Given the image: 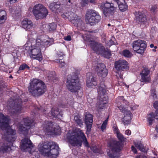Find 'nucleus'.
Segmentation results:
<instances>
[{
	"label": "nucleus",
	"mask_w": 158,
	"mask_h": 158,
	"mask_svg": "<svg viewBox=\"0 0 158 158\" xmlns=\"http://www.w3.org/2000/svg\"><path fill=\"white\" fill-rule=\"evenodd\" d=\"M42 39H37L28 41L23 46V48L29 52V55L31 58L40 61L42 60L41 50L43 47H48L52 44L54 40L45 36Z\"/></svg>",
	"instance_id": "1"
},
{
	"label": "nucleus",
	"mask_w": 158,
	"mask_h": 158,
	"mask_svg": "<svg viewBox=\"0 0 158 158\" xmlns=\"http://www.w3.org/2000/svg\"><path fill=\"white\" fill-rule=\"evenodd\" d=\"M10 119L8 117H5L2 113H0V128L2 129L4 134L2 135V139L8 142V145H6L4 143L0 148V151L3 153L7 152L11 150L10 145L12 142L16 139L15 135V131L12 129L9 126Z\"/></svg>",
	"instance_id": "2"
},
{
	"label": "nucleus",
	"mask_w": 158,
	"mask_h": 158,
	"mask_svg": "<svg viewBox=\"0 0 158 158\" xmlns=\"http://www.w3.org/2000/svg\"><path fill=\"white\" fill-rule=\"evenodd\" d=\"M67 141L73 146L81 147L82 143L84 146L89 147L86 138L83 131L80 129L75 130H70L67 135Z\"/></svg>",
	"instance_id": "3"
},
{
	"label": "nucleus",
	"mask_w": 158,
	"mask_h": 158,
	"mask_svg": "<svg viewBox=\"0 0 158 158\" xmlns=\"http://www.w3.org/2000/svg\"><path fill=\"white\" fill-rule=\"evenodd\" d=\"M38 149L42 155L45 157L55 158L59 153L58 146L53 142H40L38 145Z\"/></svg>",
	"instance_id": "4"
},
{
	"label": "nucleus",
	"mask_w": 158,
	"mask_h": 158,
	"mask_svg": "<svg viewBox=\"0 0 158 158\" xmlns=\"http://www.w3.org/2000/svg\"><path fill=\"white\" fill-rule=\"evenodd\" d=\"M117 4L122 12L125 11L127 9V6L124 0H112L111 3L106 2L102 6L104 15L109 17L113 15L116 11Z\"/></svg>",
	"instance_id": "5"
},
{
	"label": "nucleus",
	"mask_w": 158,
	"mask_h": 158,
	"mask_svg": "<svg viewBox=\"0 0 158 158\" xmlns=\"http://www.w3.org/2000/svg\"><path fill=\"white\" fill-rule=\"evenodd\" d=\"M29 84V91L34 96L42 95L46 91L45 84L40 79H33L30 81Z\"/></svg>",
	"instance_id": "6"
},
{
	"label": "nucleus",
	"mask_w": 158,
	"mask_h": 158,
	"mask_svg": "<svg viewBox=\"0 0 158 158\" xmlns=\"http://www.w3.org/2000/svg\"><path fill=\"white\" fill-rule=\"evenodd\" d=\"M39 132L42 133V135L44 133L50 135H60L61 133V129L57 124L53 123L51 122L46 121L43 123L42 127L40 128Z\"/></svg>",
	"instance_id": "7"
},
{
	"label": "nucleus",
	"mask_w": 158,
	"mask_h": 158,
	"mask_svg": "<svg viewBox=\"0 0 158 158\" xmlns=\"http://www.w3.org/2000/svg\"><path fill=\"white\" fill-rule=\"evenodd\" d=\"M116 103L117 106L120 111L124 113V116L122 119V122L125 125L130 123L132 114L130 111L127 110L126 108L123 106L125 104L127 105L128 102L123 99V96L118 97L116 99Z\"/></svg>",
	"instance_id": "8"
},
{
	"label": "nucleus",
	"mask_w": 158,
	"mask_h": 158,
	"mask_svg": "<svg viewBox=\"0 0 158 158\" xmlns=\"http://www.w3.org/2000/svg\"><path fill=\"white\" fill-rule=\"evenodd\" d=\"M86 42L95 52L105 58H109L111 56V53L109 51H106L104 47L100 43L92 40L88 36H86Z\"/></svg>",
	"instance_id": "9"
},
{
	"label": "nucleus",
	"mask_w": 158,
	"mask_h": 158,
	"mask_svg": "<svg viewBox=\"0 0 158 158\" xmlns=\"http://www.w3.org/2000/svg\"><path fill=\"white\" fill-rule=\"evenodd\" d=\"M66 85L68 89L71 92H78V90H79L81 91L80 90L81 86L79 83L77 75H75L74 77H72L71 78L70 76H69Z\"/></svg>",
	"instance_id": "10"
},
{
	"label": "nucleus",
	"mask_w": 158,
	"mask_h": 158,
	"mask_svg": "<svg viewBox=\"0 0 158 158\" xmlns=\"http://www.w3.org/2000/svg\"><path fill=\"white\" fill-rule=\"evenodd\" d=\"M32 12L36 19L46 18L48 13L47 8L41 4H37L33 8Z\"/></svg>",
	"instance_id": "11"
},
{
	"label": "nucleus",
	"mask_w": 158,
	"mask_h": 158,
	"mask_svg": "<svg viewBox=\"0 0 158 158\" xmlns=\"http://www.w3.org/2000/svg\"><path fill=\"white\" fill-rule=\"evenodd\" d=\"M98 98L100 102V104L97 107V110L99 111H101V110L103 109L107 105L108 98L105 94L106 92L105 86L102 85L99 87L98 90Z\"/></svg>",
	"instance_id": "12"
},
{
	"label": "nucleus",
	"mask_w": 158,
	"mask_h": 158,
	"mask_svg": "<svg viewBox=\"0 0 158 158\" xmlns=\"http://www.w3.org/2000/svg\"><path fill=\"white\" fill-rule=\"evenodd\" d=\"M123 146L122 142H114L113 145L110 146L111 150L107 151L108 156L111 158H118L119 152L122 148Z\"/></svg>",
	"instance_id": "13"
},
{
	"label": "nucleus",
	"mask_w": 158,
	"mask_h": 158,
	"mask_svg": "<svg viewBox=\"0 0 158 158\" xmlns=\"http://www.w3.org/2000/svg\"><path fill=\"white\" fill-rule=\"evenodd\" d=\"M101 19L100 16L95 11L91 10L87 11L85 17V21L87 23L93 25L98 22Z\"/></svg>",
	"instance_id": "14"
},
{
	"label": "nucleus",
	"mask_w": 158,
	"mask_h": 158,
	"mask_svg": "<svg viewBox=\"0 0 158 158\" xmlns=\"http://www.w3.org/2000/svg\"><path fill=\"white\" fill-rule=\"evenodd\" d=\"M62 17L65 19H68L74 25L77 27H81L83 24L82 20L73 12H68L61 15Z\"/></svg>",
	"instance_id": "15"
},
{
	"label": "nucleus",
	"mask_w": 158,
	"mask_h": 158,
	"mask_svg": "<svg viewBox=\"0 0 158 158\" xmlns=\"http://www.w3.org/2000/svg\"><path fill=\"white\" fill-rule=\"evenodd\" d=\"M132 47L134 51L141 54L144 53L146 48V45L144 41L138 40L133 42Z\"/></svg>",
	"instance_id": "16"
},
{
	"label": "nucleus",
	"mask_w": 158,
	"mask_h": 158,
	"mask_svg": "<svg viewBox=\"0 0 158 158\" xmlns=\"http://www.w3.org/2000/svg\"><path fill=\"white\" fill-rule=\"evenodd\" d=\"M20 148L24 152H28L31 153L34 150L33 145L30 140L28 138H25L21 141L20 143Z\"/></svg>",
	"instance_id": "17"
},
{
	"label": "nucleus",
	"mask_w": 158,
	"mask_h": 158,
	"mask_svg": "<svg viewBox=\"0 0 158 158\" xmlns=\"http://www.w3.org/2000/svg\"><path fill=\"white\" fill-rule=\"evenodd\" d=\"M33 124V122L30 121L28 118L23 119V121L19 124L18 127L19 131L25 134L27 129H29Z\"/></svg>",
	"instance_id": "18"
},
{
	"label": "nucleus",
	"mask_w": 158,
	"mask_h": 158,
	"mask_svg": "<svg viewBox=\"0 0 158 158\" xmlns=\"http://www.w3.org/2000/svg\"><path fill=\"white\" fill-rule=\"evenodd\" d=\"M21 100L18 102L19 104H15L10 111V115L12 116H16L23 112L22 107L20 104Z\"/></svg>",
	"instance_id": "19"
},
{
	"label": "nucleus",
	"mask_w": 158,
	"mask_h": 158,
	"mask_svg": "<svg viewBox=\"0 0 158 158\" xmlns=\"http://www.w3.org/2000/svg\"><path fill=\"white\" fill-rule=\"evenodd\" d=\"M115 68L118 70H123L128 69V64L125 60H121L116 61L115 63Z\"/></svg>",
	"instance_id": "20"
},
{
	"label": "nucleus",
	"mask_w": 158,
	"mask_h": 158,
	"mask_svg": "<svg viewBox=\"0 0 158 158\" xmlns=\"http://www.w3.org/2000/svg\"><path fill=\"white\" fill-rule=\"evenodd\" d=\"M87 86L89 88H94L97 85L96 79L90 73L87 74Z\"/></svg>",
	"instance_id": "21"
},
{
	"label": "nucleus",
	"mask_w": 158,
	"mask_h": 158,
	"mask_svg": "<svg viewBox=\"0 0 158 158\" xmlns=\"http://www.w3.org/2000/svg\"><path fill=\"white\" fill-rule=\"evenodd\" d=\"M93 122V116L89 113H86L85 116V123L87 127L86 134L90 131Z\"/></svg>",
	"instance_id": "22"
},
{
	"label": "nucleus",
	"mask_w": 158,
	"mask_h": 158,
	"mask_svg": "<svg viewBox=\"0 0 158 158\" xmlns=\"http://www.w3.org/2000/svg\"><path fill=\"white\" fill-rule=\"evenodd\" d=\"M97 73L100 77H105L107 74V70L104 64H98L96 69Z\"/></svg>",
	"instance_id": "23"
},
{
	"label": "nucleus",
	"mask_w": 158,
	"mask_h": 158,
	"mask_svg": "<svg viewBox=\"0 0 158 158\" xmlns=\"http://www.w3.org/2000/svg\"><path fill=\"white\" fill-rule=\"evenodd\" d=\"M150 70L148 68H144L140 73L142 81L147 83L150 82L151 78L150 77Z\"/></svg>",
	"instance_id": "24"
},
{
	"label": "nucleus",
	"mask_w": 158,
	"mask_h": 158,
	"mask_svg": "<svg viewBox=\"0 0 158 158\" xmlns=\"http://www.w3.org/2000/svg\"><path fill=\"white\" fill-rule=\"evenodd\" d=\"M21 26L26 31H28L32 28L33 24L32 21L28 19H25L21 22Z\"/></svg>",
	"instance_id": "25"
},
{
	"label": "nucleus",
	"mask_w": 158,
	"mask_h": 158,
	"mask_svg": "<svg viewBox=\"0 0 158 158\" xmlns=\"http://www.w3.org/2000/svg\"><path fill=\"white\" fill-rule=\"evenodd\" d=\"M58 108H53L52 109L51 112L49 114V116L53 117V119L54 120L58 119H61L62 118V112L59 111Z\"/></svg>",
	"instance_id": "26"
},
{
	"label": "nucleus",
	"mask_w": 158,
	"mask_h": 158,
	"mask_svg": "<svg viewBox=\"0 0 158 158\" xmlns=\"http://www.w3.org/2000/svg\"><path fill=\"white\" fill-rule=\"evenodd\" d=\"M136 19L140 23L141 26L144 27L148 25V22L145 15L143 14H141L139 13L136 15Z\"/></svg>",
	"instance_id": "27"
},
{
	"label": "nucleus",
	"mask_w": 158,
	"mask_h": 158,
	"mask_svg": "<svg viewBox=\"0 0 158 158\" xmlns=\"http://www.w3.org/2000/svg\"><path fill=\"white\" fill-rule=\"evenodd\" d=\"M155 118L158 119V109L156 110L155 114L152 112H151L148 115L147 119L150 126L152 124Z\"/></svg>",
	"instance_id": "28"
},
{
	"label": "nucleus",
	"mask_w": 158,
	"mask_h": 158,
	"mask_svg": "<svg viewBox=\"0 0 158 158\" xmlns=\"http://www.w3.org/2000/svg\"><path fill=\"white\" fill-rule=\"evenodd\" d=\"M50 9L52 10L55 13H58L60 12V5L59 4H57L56 2H53L51 3L49 6Z\"/></svg>",
	"instance_id": "29"
},
{
	"label": "nucleus",
	"mask_w": 158,
	"mask_h": 158,
	"mask_svg": "<svg viewBox=\"0 0 158 158\" xmlns=\"http://www.w3.org/2000/svg\"><path fill=\"white\" fill-rule=\"evenodd\" d=\"M6 11L0 10V25L4 23L7 19Z\"/></svg>",
	"instance_id": "30"
},
{
	"label": "nucleus",
	"mask_w": 158,
	"mask_h": 158,
	"mask_svg": "<svg viewBox=\"0 0 158 158\" xmlns=\"http://www.w3.org/2000/svg\"><path fill=\"white\" fill-rule=\"evenodd\" d=\"M113 130L116 134L117 137L119 140L121 141L124 140L125 138L123 135L120 132L116 126H113Z\"/></svg>",
	"instance_id": "31"
},
{
	"label": "nucleus",
	"mask_w": 158,
	"mask_h": 158,
	"mask_svg": "<svg viewBox=\"0 0 158 158\" xmlns=\"http://www.w3.org/2000/svg\"><path fill=\"white\" fill-rule=\"evenodd\" d=\"M134 144L135 146L141 152H145L147 151V149L144 148V146L140 142H135Z\"/></svg>",
	"instance_id": "32"
},
{
	"label": "nucleus",
	"mask_w": 158,
	"mask_h": 158,
	"mask_svg": "<svg viewBox=\"0 0 158 158\" xmlns=\"http://www.w3.org/2000/svg\"><path fill=\"white\" fill-rule=\"evenodd\" d=\"M10 11L13 17L15 15L19 16L20 14V13L17 10H16L15 8H10Z\"/></svg>",
	"instance_id": "33"
},
{
	"label": "nucleus",
	"mask_w": 158,
	"mask_h": 158,
	"mask_svg": "<svg viewBox=\"0 0 158 158\" xmlns=\"http://www.w3.org/2000/svg\"><path fill=\"white\" fill-rule=\"evenodd\" d=\"M123 55L124 56L130 58L132 56V54L128 50H124L123 52Z\"/></svg>",
	"instance_id": "34"
},
{
	"label": "nucleus",
	"mask_w": 158,
	"mask_h": 158,
	"mask_svg": "<svg viewBox=\"0 0 158 158\" xmlns=\"http://www.w3.org/2000/svg\"><path fill=\"white\" fill-rule=\"evenodd\" d=\"M109 117H108L103 122L101 127V129L102 131H103L106 129V126L107 124Z\"/></svg>",
	"instance_id": "35"
},
{
	"label": "nucleus",
	"mask_w": 158,
	"mask_h": 158,
	"mask_svg": "<svg viewBox=\"0 0 158 158\" xmlns=\"http://www.w3.org/2000/svg\"><path fill=\"white\" fill-rule=\"evenodd\" d=\"M56 25L55 23H52L48 26L49 30L50 31H52L56 29Z\"/></svg>",
	"instance_id": "36"
},
{
	"label": "nucleus",
	"mask_w": 158,
	"mask_h": 158,
	"mask_svg": "<svg viewBox=\"0 0 158 158\" xmlns=\"http://www.w3.org/2000/svg\"><path fill=\"white\" fill-rule=\"evenodd\" d=\"M152 97L153 99H157V96L156 94V90L155 89H152L151 91V97Z\"/></svg>",
	"instance_id": "37"
},
{
	"label": "nucleus",
	"mask_w": 158,
	"mask_h": 158,
	"mask_svg": "<svg viewBox=\"0 0 158 158\" xmlns=\"http://www.w3.org/2000/svg\"><path fill=\"white\" fill-rule=\"evenodd\" d=\"M27 68L29 69L30 67L26 64H23L20 66L19 67V70H23Z\"/></svg>",
	"instance_id": "38"
},
{
	"label": "nucleus",
	"mask_w": 158,
	"mask_h": 158,
	"mask_svg": "<svg viewBox=\"0 0 158 158\" xmlns=\"http://www.w3.org/2000/svg\"><path fill=\"white\" fill-rule=\"evenodd\" d=\"M56 62L59 63L60 67H62L64 65L65 63L62 60H56Z\"/></svg>",
	"instance_id": "39"
},
{
	"label": "nucleus",
	"mask_w": 158,
	"mask_h": 158,
	"mask_svg": "<svg viewBox=\"0 0 158 158\" xmlns=\"http://www.w3.org/2000/svg\"><path fill=\"white\" fill-rule=\"evenodd\" d=\"M91 149L94 153H98L99 152V150L95 146H92L91 147Z\"/></svg>",
	"instance_id": "40"
},
{
	"label": "nucleus",
	"mask_w": 158,
	"mask_h": 158,
	"mask_svg": "<svg viewBox=\"0 0 158 158\" xmlns=\"http://www.w3.org/2000/svg\"><path fill=\"white\" fill-rule=\"evenodd\" d=\"M66 4L67 5L71 6L72 8V5L73 3L71 0H66Z\"/></svg>",
	"instance_id": "41"
},
{
	"label": "nucleus",
	"mask_w": 158,
	"mask_h": 158,
	"mask_svg": "<svg viewBox=\"0 0 158 158\" xmlns=\"http://www.w3.org/2000/svg\"><path fill=\"white\" fill-rule=\"evenodd\" d=\"M64 39L65 40L67 41H70L71 40V38L70 35L64 36Z\"/></svg>",
	"instance_id": "42"
},
{
	"label": "nucleus",
	"mask_w": 158,
	"mask_h": 158,
	"mask_svg": "<svg viewBox=\"0 0 158 158\" xmlns=\"http://www.w3.org/2000/svg\"><path fill=\"white\" fill-rule=\"evenodd\" d=\"M156 6L154 5L152 6L151 8H150V10L152 12H155V10L156 9Z\"/></svg>",
	"instance_id": "43"
},
{
	"label": "nucleus",
	"mask_w": 158,
	"mask_h": 158,
	"mask_svg": "<svg viewBox=\"0 0 158 158\" xmlns=\"http://www.w3.org/2000/svg\"><path fill=\"white\" fill-rule=\"evenodd\" d=\"M138 107V106L137 105L135 104L132 105L131 106V110H135Z\"/></svg>",
	"instance_id": "44"
},
{
	"label": "nucleus",
	"mask_w": 158,
	"mask_h": 158,
	"mask_svg": "<svg viewBox=\"0 0 158 158\" xmlns=\"http://www.w3.org/2000/svg\"><path fill=\"white\" fill-rule=\"evenodd\" d=\"M76 123L80 127H81L83 125V122L80 119L78 120Z\"/></svg>",
	"instance_id": "45"
},
{
	"label": "nucleus",
	"mask_w": 158,
	"mask_h": 158,
	"mask_svg": "<svg viewBox=\"0 0 158 158\" xmlns=\"http://www.w3.org/2000/svg\"><path fill=\"white\" fill-rule=\"evenodd\" d=\"M112 39H114V38H112V39L110 40L108 43V45L109 46L114 44V42L112 40Z\"/></svg>",
	"instance_id": "46"
},
{
	"label": "nucleus",
	"mask_w": 158,
	"mask_h": 158,
	"mask_svg": "<svg viewBox=\"0 0 158 158\" xmlns=\"http://www.w3.org/2000/svg\"><path fill=\"white\" fill-rule=\"evenodd\" d=\"M153 106L155 108L158 107V101H156L153 103Z\"/></svg>",
	"instance_id": "47"
},
{
	"label": "nucleus",
	"mask_w": 158,
	"mask_h": 158,
	"mask_svg": "<svg viewBox=\"0 0 158 158\" xmlns=\"http://www.w3.org/2000/svg\"><path fill=\"white\" fill-rule=\"evenodd\" d=\"M51 73L52 74H51L50 75H49L48 76V77H50V79H51V77H52L53 78L54 77L55 75V73L54 72H52Z\"/></svg>",
	"instance_id": "48"
},
{
	"label": "nucleus",
	"mask_w": 158,
	"mask_h": 158,
	"mask_svg": "<svg viewBox=\"0 0 158 158\" xmlns=\"http://www.w3.org/2000/svg\"><path fill=\"white\" fill-rule=\"evenodd\" d=\"M125 134L128 135H130L131 134V131L129 130H127L125 131Z\"/></svg>",
	"instance_id": "49"
},
{
	"label": "nucleus",
	"mask_w": 158,
	"mask_h": 158,
	"mask_svg": "<svg viewBox=\"0 0 158 158\" xmlns=\"http://www.w3.org/2000/svg\"><path fill=\"white\" fill-rule=\"evenodd\" d=\"M131 150L134 153H137V151L136 148L133 146H132L131 147Z\"/></svg>",
	"instance_id": "50"
},
{
	"label": "nucleus",
	"mask_w": 158,
	"mask_h": 158,
	"mask_svg": "<svg viewBox=\"0 0 158 158\" xmlns=\"http://www.w3.org/2000/svg\"><path fill=\"white\" fill-rule=\"evenodd\" d=\"M80 119L78 116H75L74 117V120L76 122L78 121V120H79Z\"/></svg>",
	"instance_id": "51"
},
{
	"label": "nucleus",
	"mask_w": 158,
	"mask_h": 158,
	"mask_svg": "<svg viewBox=\"0 0 158 158\" xmlns=\"http://www.w3.org/2000/svg\"><path fill=\"white\" fill-rule=\"evenodd\" d=\"M10 3H14L18 0H9Z\"/></svg>",
	"instance_id": "52"
},
{
	"label": "nucleus",
	"mask_w": 158,
	"mask_h": 158,
	"mask_svg": "<svg viewBox=\"0 0 158 158\" xmlns=\"http://www.w3.org/2000/svg\"><path fill=\"white\" fill-rule=\"evenodd\" d=\"M154 44H151L150 45V47L151 48H152L153 47H154Z\"/></svg>",
	"instance_id": "53"
},
{
	"label": "nucleus",
	"mask_w": 158,
	"mask_h": 158,
	"mask_svg": "<svg viewBox=\"0 0 158 158\" xmlns=\"http://www.w3.org/2000/svg\"><path fill=\"white\" fill-rule=\"evenodd\" d=\"M95 0H90V2L92 3H94Z\"/></svg>",
	"instance_id": "54"
},
{
	"label": "nucleus",
	"mask_w": 158,
	"mask_h": 158,
	"mask_svg": "<svg viewBox=\"0 0 158 158\" xmlns=\"http://www.w3.org/2000/svg\"><path fill=\"white\" fill-rule=\"evenodd\" d=\"M156 131L158 132V125L157 126L156 128Z\"/></svg>",
	"instance_id": "55"
},
{
	"label": "nucleus",
	"mask_w": 158,
	"mask_h": 158,
	"mask_svg": "<svg viewBox=\"0 0 158 158\" xmlns=\"http://www.w3.org/2000/svg\"><path fill=\"white\" fill-rule=\"evenodd\" d=\"M152 51H153V52H156V50L155 49V48H154V49H152Z\"/></svg>",
	"instance_id": "56"
},
{
	"label": "nucleus",
	"mask_w": 158,
	"mask_h": 158,
	"mask_svg": "<svg viewBox=\"0 0 158 158\" xmlns=\"http://www.w3.org/2000/svg\"><path fill=\"white\" fill-rule=\"evenodd\" d=\"M140 156H137L135 158H140Z\"/></svg>",
	"instance_id": "57"
},
{
	"label": "nucleus",
	"mask_w": 158,
	"mask_h": 158,
	"mask_svg": "<svg viewBox=\"0 0 158 158\" xmlns=\"http://www.w3.org/2000/svg\"><path fill=\"white\" fill-rule=\"evenodd\" d=\"M139 49H141V45L140 44H139Z\"/></svg>",
	"instance_id": "58"
},
{
	"label": "nucleus",
	"mask_w": 158,
	"mask_h": 158,
	"mask_svg": "<svg viewBox=\"0 0 158 158\" xmlns=\"http://www.w3.org/2000/svg\"><path fill=\"white\" fill-rule=\"evenodd\" d=\"M119 77L120 78H122V75H119Z\"/></svg>",
	"instance_id": "59"
},
{
	"label": "nucleus",
	"mask_w": 158,
	"mask_h": 158,
	"mask_svg": "<svg viewBox=\"0 0 158 158\" xmlns=\"http://www.w3.org/2000/svg\"><path fill=\"white\" fill-rule=\"evenodd\" d=\"M127 87V88L128 89L129 87V86L128 85H126L125 84H124Z\"/></svg>",
	"instance_id": "60"
},
{
	"label": "nucleus",
	"mask_w": 158,
	"mask_h": 158,
	"mask_svg": "<svg viewBox=\"0 0 158 158\" xmlns=\"http://www.w3.org/2000/svg\"><path fill=\"white\" fill-rule=\"evenodd\" d=\"M154 47V48L155 49H156L157 48V46H155Z\"/></svg>",
	"instance_id": "61"
},
{
	"label": "nucleus",
	"mask_w": 158,
	"mask_h": 158,
	"mask_svg": "<svg viewBox=\"0 0 158 158\" xmlns=\"http://www.w3.org/2000/svg\"><path fill=\"white\" fill-rule=\"evenodd\" d=\"M107 25H108V26H109H109H110V25H110V23H108V24Z\"/></svg>",
	"instance_id": "62"
}]
</instances>
